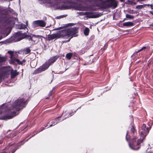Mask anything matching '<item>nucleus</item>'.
Returning a JSON list of instances; mask_svg holds the SVG:
<instances>
[{"label":"nucleus","instance_id":"7ed1b4c3","mask_svg":"<svg viewBox=\"0 0 153 153\" xmlns=\"http://www.w3.org/2000/svg\"><path fill=\"white\" fill-rule=\"evenodd\" d=\"M78 28L74 27L68 30H65L58 32L57 33L48 35V39L50 41L60 38H67L68 39L65 41V42H69L71 38L77 36L76 33L78 32Z\"/></svg>","mask_w":153,"mask_h":153},{"label":"nucleus","instance_id":"ddd939ff","mask_svg":"<svg viewBox=\"0 0 153 153\" xmlns=\"http://www.w3.org/2000/svg\"><path fill=\"white\" fill-rule=\"evenodd\" d=\"M49 66V64L47 62H46L45 64L40 67L41 68L42 71H43L46 70Z\"/></svg>","mask_w":153,"mask_h":153},{"label":"nucleus","instance_id":"bb28decb","mask_svg":"<svg viewBox=\"0 0 153 153\" xmlns=\"http://www.w3.org/2000/svg\"><path fill=\"white\" fill-rule=\"evenodd\" d=\"M80 13L82 15H86V16L87 12H82Z\"/></svg>","mask_w":153,"mask_h":153},{"label":"nucleus","instance_id":"473e14b6","mask_svg":"<svg viewBox=\"0 0 153 153\" xmlns=\"http://www.w3.org/2000/svg\"><path fill=\"white\" fill-rule=\"evenodd\" d=\"M61 6H62V8L63 9H67V7H64L63 5H61Z\"/></svg>","mask_w":153,"mask_h":153},{"label":"nucleus","instance_id":"de8ad7c7","mask_svg":"<svg viewBox=\"0 0 153 153\" xmlns=\"http://www.w3.org/2000/svg\"><path fill=\"white\" fill-rule=\"evenodd\" d=\"M39 36V35H38V36H38H38Z\"/></svg>","mask_w":153,"mask_h":153},{"label":"nucleus","instance_id":"dca6fc26","mask_svg":"<svg viewBox=\"0 0 153 153\" xmlns=\"http://www.w3.org/2000/svg\"><path fill=\"white\" fill-rule=\"evenodd\" d=\"M56 60V57H54L52 58H50L47 62L49 64V65L52 64Z\"/></svg>","mask_w":153,"mask_h":153},{"label":"nucleus","instance_id":"f8f14e48","mask_svg":"<svg viewBox=\"0 0 153 153\" xmlns=\"http://www.w3.org/2000/svg\"><path fill=\"white\" fill-rule=\"evenodd\" d=\"M148 49L149 48L148 47L144 46L141 49L138 50L137 51L134 52V54H137L138 53L141 51H142L143 52L146 51L148 50Z\"/></svg>","mask_w":153,"mask_h":153},{"label":"nucleus","instance_id":"9d476101","mask_svg":"<svg viewBox=\"0 0 153 153\" xmlns=\"http://www.w3.org/2000/svg\"><path fill=\"white\" fill-rule=\"evenodd\" d=\"M86 17L89 18H93L97 17L98 16L92 12H87Z\"/></svg>","mask_w":153,"mask_h":153},{"label":"nucleus","instance_id":"f03ea898","mask_svg":"<svg viewBox=\"0 0 153 153\" xmlns=\"http://www.w3.org/2000/svg\"><path fill=\"white\" fill-rule=\"evenodd\" d=\"M149 128L146 127V125L143 124L140 130V137L136 142V137L135 136L136 132L133 126L131 129V133L127 132L126 135V140L128 141H129L128 144L130 147L134 150H137L140 147V143L142 142L143 139L146 137L149 132Z\"/></svg>","mask_w":153,"mask_h":153},{"label":"nucleus","instance_id":"c85d7f7f","mask_svg":"<svg viewBox=\"0 0 153 153\" xmlns=\"http://www.w3.org/2000/svg\"><path fill=\"white\" fill-rule=\"evenodd\" d=\"M36 36H34V37ZM34 36H33L32 37L30 36L29 37V40H31V41H33V38Z\"/></svg>","mask_w":153,"mask_h":153},{"label":"nucleus","instance_id":"4c0bfd02","mask_svg":"<svg viewBox=\"0 0 153 153\" xmlns=\"http://www.w3.org/2000/svg\"><path fill=\"white\" fill-rule=\"evenodd\" d=\"M2 77L1 76H0V81L2 79Z\"/></svg>","mask_w":153,"mask_h":153},{"label":"nucleus","instance_id":"a19ab883","mask_svg":"<svg viewBox=\"0 0 153 153\" xmlns=\"http://www.w3.org/2000/svg\"><path fill=\"white\" fill-rule=\"evenodd\" d=\"M30 137L28 139H27V140H25V141H27L29 139H30Z\"/></svg>","mask_w":153,"mask_h":153},{"label":"nucleus","instance_id":"7c9ffc66","mask_svg":"<svg viewBox=\"0 0 153 153\" xmlns=\"http://www.w3.org/2000/svg\"><path fill=\"white\" fill-rule=\"evenodd\" d=\"M26 25H25L26 26V27H27L28 26V21H26Z\"/></svg>","mask_w":153,"mask_h":153},{"label":"nucleus","instance_id":"f704fd0d","mask_svg":"<svg viewBox=\"0 0 153 153\" xmlns=\"http://www.w3.org/2000/svg\"><path fill=\"white\" fill-rule=\"evenodd\" d=\"M150 7L152 10H153V6L152 4L150 5Z\"/></svg>","mask_w":153,"mask_h":153},{"label":"nucleus","instance_id":"a878e982","mask_svg":"<svg viewBox=\"0 0 153 153\" xmlns=\"http://www.w3.org/2000/svg\"><path fill=\"white\" fill-rule=\"evenodd\" d=\"M77 10H85V8L83 7H80L77 8Z\"/></svg>","mask_w":153,"mask_h":153},{"label":"nucleus","instance_id":"1a4fd4ad","mask_svg":"<svg viewBox=\"0 0 153 153\" xmlns=\"http://www.w3.org/2000/svg\"><path fill=\"white\" fill-rule=\"evenodd\" d=\"M24 142V141H22L17 144L14 145L10 149V151L12 153H14L17 149L19 148L20 147L21 145H22L21 143H22Z\"/></svg>","mask_w":153,"mask_h":153},{"label":"nucleus","instance_id":"6e6552de","mask_svg":"<svg viewBox=\"0 0 153 153\" xmlns=\"http://www.w3.org/2000/svg\"><path fill=\"white\" fill-rule=\"evenodd\" d=\"M8 53L10 54L11 60L12 62H16L19 64L22 65L26 62V60L25 59H23L22 61H20L19 60L17 59H13V52L11 51H9L8 52Z\"/></svg>","mask_w":153,"mask_h":153},{"label":"nucleus","instance_id":"79ce46f5","mask_svg":"<svg viewBox=\"0 0 153 153\" xmlns=\"http://www.w3.org/2000/svg\"><path fill=\"white\" fill-rule=\"evenodd\" d=\"M150 13H151V14H153V13H152V12H151V11H150Z\"/></svg>","mask_w":153,"mask_h":153},{"label":"nucleus","instance_id":"f3484780","mask_svg":"<svg viewBox=\"0 0 153 153\" xmlns=\"http://www.w3.org/2000/svg\"><path fill=\"white\" fill-rule=\"evenodd\" d=\"M18 28L20 29H27V27H26V25L24 24H21L19 25L18 26Z\"/></svg>","mask_w":153,"mask_h":153},{"label":"nucleus","instance_id":"37998d69","mask_svg":"<svg viewBox=\"0 0 153 153\" xmlns=\"http://www.w3.org/2000/svg\"><path fill=\"white\" fill-rule=\"evenodd\" d=\"M47 124L46 126H45V127H47Z\"/></svg>","mask_w":153,"mask_h":153},{"label":"nucleus","instance_id":"3c124183","mask_svg":"<svg viewBox=\"0 0 153 153\" xmlns=\"http://www.w3.org/2000/svg\"><path fill=\"white\" fill-rule=\"evenodd\" d=\"M25 142H24L23 143H23H25Z\"/></svg>","mask_w":153,"mask_h":153},{"label":"nucleus","instance_id":"aec40b11","mask_svg":"<svg viewBox=\"0 0 153 153\" xmlns=\"http://www.w3.org/2000/svg\"><path fill=\"white\" fill-rule=\"evenodd\" d=\"M43 71H42L41 68L40 67H39V68L36 70L34 72H33V74H39L42 72Z\"/></svg>","mask_w":153,"mask_h":153},{"label":"nucleus","instance_id":"09e8293b","mask_svg":"<svg viewBox=\"0 0 153 153\" xmlns=\"http://www.w3.org/2000/svg\"><path fill=\"white\" fill-rule=\"evenodd\" d=\"M134 4H136V3H134Z\"/></svg>","mask_w":153,"mask_h":153},{"label":"nucleus","instance_id":"2f4dec72","mask_svg":"<svg viewBox=\"0 0 153 153\" xmlns=\"http://www.w3.org/2000/svg\"><path fill=\"white\" fill-rule=\"evenodd\" d=\"M62 28V27H59L56 28L55 29V30H59L61 29Z\"/></svg>","mask_w":153,"mask_h":153},{"label":"nucleus","instance_id":"e433bc0d","mask_svg":"<svg viewBox=\"0 0 153 153\" xmlns=\"http://www.w3.org/2000/svg\"><path fill=\"white\" fill-rule=\"evenodd\" d=\"M2 143V142L1 140H0V144H1Z\"/></svg>","mask_w":153,"mask_h":153},{"label":"nucleus","instance_id":"c03bdc74","mask_svg":"<svg viewBox=\"0 0 153 153\" xmlns=\"http://www.w3.org/2000/svg\"><path fill=\"white\" fill-rule=\"evenodd\" d=\"M91 28V26H90V28Z\"/></svg>","mask_w":153,"mask_h":153},{"label":"nucleus","instance_id":"393cba45","mask_svg":"<svg viewBox=\"0 0 153 153\" xmlns=\"http://www.w3.org/2000/svg\"><path fill=\"white\" fill-rule=\"evenodd\" d=\"M126 16L127 18L129 19H133L134 18V16H133L129 14H126Z\"/></svg>","mask_w":153,"mask_h":153},{"label":"nucleus","instance_id":"423d86ee","mask_svg":"<svg viewBox=\"0 0 153 153\" xmlns=\"http://www.w3.org/2000/svg\"><path fill=\"white\" fill-rule=\"evenodd\" d=\"M27 36L26 33H22L21 31L18 32L14 35V39L15 41L17 42L23 39Z\"/></svg>","mask_w":153,"mask_h":153},{"label":"nucleus","instance_id":"58836bf2","mask_svg":"<svg viewBox=\"0 0 153 153\" xmlns=\"http://www.w3.org/2000/svg\"><path fill=\"white\" fill-rule=\"evenodd\" d=\"M80 108V107H79L78 108H77V109H76V110L74 112H76V111L78 109Z\"/></svg>","mask_w":153,"mask_h":153},{"label":"nucleus","instance_id":"5701e85b","mask_svg":"<svg viewBox=\"0 0 153 153\" xmlns=\"http://www.w3.org/2000/svg\"><path fill=\"white\" fill-rule=\"evenodd\" d=\"M6 58L4 57H1L0 56V65L1 63L2 62H4L6 61Z\"/></svg>","mask_w":153,"mask_h":153},{"label":"nucleus","instance_id":"c756f323","mask_svg":"<svg viewBox=\"0 0 153 153\" xmlns=\"http://www.w3.org/2000/svg\"><path fill=\"white\" fill-rule=\"evenodd\" d=\"M44 129V128L42 127L41 128H40V130L39 132L41 131H42V130H43Z\"/></svg>","mask_w":153,"mask_h":153},{"label":"nucleus","instance_id":"cd10ccee","mask_svg":"<svg viewBox=\"0 0 153 153\" xmlns=\"http://www.w3.org/2000/svg\"><path fill=\"white\" fill-rule=\"evenodd\" d=\"M54 89V88H53V89H52V90H51V91L49 92V96H51L52 95V92H53V90Z\"/></svg>","mask_w":153,"mask_h":153},{"label":"nucleus","instance_id":"f257e3e1","mask_svg":"<svg viewBox=\"0 0 153 153\" xmlns=\"http://www.w3.org/2000/svg\"><path fill=\"white\" fill-rule=\"evenodd\" d=\"M28 100L24 98H19L13 103L0 106V119L7 120L12 118L18 113L17 111L25 107Z\"/></svg>","mask_w":153,"mask_h":153},{"label":"nucleus","instance_id":"49530a36","mask_svg":"<svg viewBox=\"0 0 153 153\" xmlns=\"http://www.w3.org/2000/svg\"><path fill=\"white\" fill-rule=\"evenodd\" d=\"M72 24H69V25H72Z\"/></svg>","mask_w":153,"mask_h":153},{"label":"nucleus","instance_id":"39448f33","mask_svg":"<svg viewBox=\"0 0 153 153\" xmlns=\"http://www.w3.org/2000/svg\"><path fill=\"white\" fill-rule=\"evenodd\" d=\"M14 24L13 20L11 18H9L4 24L5 25L3 28H0V34L8 35L10 33L11 28Z\"/></svg>","mask_w":153,"mask_h":153},{"label":"nucleus","instance_id":"412c9836","mask_svg":"<svg viewBox=\"0 0 153 153\" xmlns=\"http://www.w3.org/2000/svg\"><path fill=\"white\" fill-rule=\"evenodd\" d=\"M30 52V50L29 48H26L24 49L23 51L24 54H27L29 53Z\"/></svg>","mask_w":153,"mask_h":153},{"label":"nucleus","instance_id":"ea45409f","mask_svg":"<svg viewBox=\"0 0 153 153\" xmlns=\"http://www.w3.org/2000/svg\"><path fill=\"white\" fill-rule=\"evenodd\" d=\"M0 153H6L5 152H0Z\"/></svg>","mask_w":153,"mask_h":153},{"label":"nucleus","instance_id":"20e7f679","mask_svg":"<svg viewBox=\"0 0 153 153\" xmlns=\"http://www.w3.org/2000/svg\"><path fill=\"white\" fill-rule=\"evenodd\" d=\"M94 6H97L103 7H111L115 8L118 2L116 0H88Z\"/></svg>","mask_w":153,"mask_h":153},{"label":"nucleus","instance_id":"4468645a","mask_svg":"<svg viewBox=\"0 0 153 153\" xmlns=\"http://www.w3.org/2000/svg\"><path fill=\"white\" fill-rule=\"evenodd\" d=\"M67 112V111H64L63 113V114H61V116L60 117H59V118H60L62 117V115H63V117H64V118L62 120H64L66 119L68 117H70L72 115V114H71V113H70L68 116H66L68 114V113Z\"/></svg>","mask_w":153,"mask_h":153},{"label":"nucleus","instance_id":"8fccbe9b","mask_svg":"<svg viewBox=\"0 0 153 153\" xmlns=\"http://www.w3.org/2000/svg\"><path fill=\"white\" fill-rule=\"evenodd\" d=\"M49 122H49V123H48V124H49Z\"/></svg>","mask_w":153,"mask_h":153},{"label":"nucleus","instance_id":"9b49d317","mask_svg":"<svg viewBox=\"0 0 153 153\" xmlns=\"http://www.w3.org/2000/svg\"><path fill=\"white\" fill-rule=\"evenodd\" d=\"M59 117H58L56 119L52 120L51 122V124L48 127H51L59 123L60 121L59 120Z\"/></svg>","mask_w":153,"mask_h":153},{"label":"nucleus","instance_id":"4be33fe9","mask_svg":"<svg viewBox=\"0 0 153 153\" xmlns=\"http://www.w3.org/2000/svg\"><path fill=\"white\" fill-rule=\"evenodd\" d=\"M72 56V54L71 53H68L66 54V57L68 59H70Z\"/></svg>","mask_w":153,"mask_h":153},{"label":"nucleus","instance_id":"a211bd4d","mask_svg":"<svg viewBox=\"0 0 153 153\" xmlns=\"http://www.w3.org/2000/svg\"><path fill=\"white\" fill-rule=\"evenodd\" d=\"M133 25V23L131 22H124L123 23V25L125 26H132Z\"/></svg>","mask_w":153,"mask_h":153},{"label":"nucleus","instance_id":"c9c22d12","mask_svg":"<svg viewBox=\"0 0 153 153\" xmlns=\"http://www.w3.org/2000/svg\"><path fill=\"white\" fill-rule=\"evenodd\" d=\"M9 146H7L6 148H5V149H8V148H9Z\"/></svg>","mask_w":153,"mask_h":153},{"label":"nucleus","instance_id":"b1692460","mask_svg":"<svg viewBox=\"0 0 153 153\" xmlns=\"http://www.w3.org/2000/svg\"><path fill=\"white\" fill-rule=\"evenodd\" d=\"M144 7V5H138L136 7V8L138 9H141Z\"/></svg>","mask_w":153,"mask_h":153},{"label":"nucleus","instance_id":"6ab92c4d","mask_svg":"<svg viewBox=\"0 0 153 153\" xmlns=\"http://www.w3.org/2000/svg\"><path fill=\"white\" fill-rule=\"evenodd\" d=\"M89 31V29L87 27H85L84 31V35L86 36L88 35Z\"/></svg>","mask_w":153,"mask_h":153},{"label":"nucleus","instance_id":"0eeeda50","mask_svg":"<svg viewBox=\"0 0 153 153\" xmlns=\"http://www.w3.org/2000/svg\"><path fill=\"white\" fill-rule=\"evenodd\" d=\"M46 23L43 20H37L34 21L32 23V26L35 28L38 27H44L46 26Z\"/></svg>","mask_w":153,"mask_h":153},{"label":"nucleus","instance_id":"2eb2a0df","mask_svg":"<svg viewBox=\"0 0 153 153\" xmlns=\"http://www.w3.org/2000/svg\"><path fill=\"white\" fill-rule=\"evenodd\" d=\"M11 78H14L18 74V72H17L16 70H14L12 69L10 72Z\"/></svg>","mask_w":153,"mask_h":153},{"label":"nucleus","instance_id":"a18cd8bd","mask_svg":"<svg viewBox=\"0 0 153 153\" xmlns=\"http://www.w3.org/2000/svg\"><path fill=\"white\" fill-rule=\"evenodd\" d=\"M12 145H13V144H10V146H12Z\"/></svg>","mask_w":153,"mask_h":153},{"label":"nucleus","instance_id":"72a5a7b5","mask_svg":"<svg viewBox=\"0 0 153 153\" xmlns=\"http://www.w3.org/2000/svg\"><path fill=\"white\" fill-rule=\"evenodd\" d=\"M144 7H145L146 6H150L151 5L148 4H144Z\"/></svg>","mask_w":153,"mask_h":153}]
</instances>
